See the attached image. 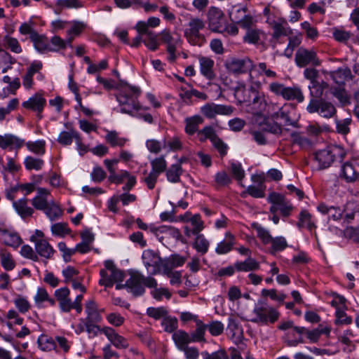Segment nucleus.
<instances>
[{
  "instance_id": "nucleus-1",
  "label": "nucleus",
  "mask_w": 359,
  "mask_h": 359,
  "mask_svg": "<svg viewBox=\"0 0 359 359\" xmlns=\"http://www.w3.org/2000/svg\"><path fill=\"white\" fill-rule=\"evenodd\" d=\"M121 83L122 87L121 92L116 96V100L121 106L120 111L133 117L141 118L144 121L152 124L154 123V118L150 114L134 113V111L147 109V108L142 107L138 101V97L142 93L140 88L136 86H132L126 82L122 81Z\"/></svg>"
},
{
  "instance_id": "nucleus-2",
  "label": "nucleus",
  "mask_w": 359,
  "mask_h": 359,
  "mask_svg": "<svg viewBox=\"0 0 359 359\" xmlns=\"http://www.w3.org/2000/svg\"><path fill=\"white\" fill-rule=\"evenodd\" d=\"M238 102L248 112L254 116H261L267 106L266 98L264 93L257 90L254 87L239 86L234 93Z\"/></svg>"
},
{
  "instance_id": "nucleus-3",
  "label": "nucleus",
  "mask_w": 359,
  "mask_h": 359,
  "mask_svg": "<svg viewBox=\"0 0 359 359\" xmlns=\"http://www.w3.org/2000/svg\"><path fill=\"white\" fill-rule=\"evenodd\" d=\"M209 29L214 32L222 34L224 36H236L238 29L233 24H229L223 11L216 7H211L208 13Z\"/></svg>"
},
{
  "instance_id": "nucleus-4",
  "label": "nucleus",
  "mask_w": 359,
  "mask_h": 359,
  "mask_svg": "<svg viewBox=\"0 0 359 359\" xmlns=\"http://www.w3.org/2000/svg\"><path fill=\"white\" fill-rule=\"evenodd\" d=\"M294 331L296 332L297 337L287 341V344L290 346H296L299 344L305 343H317L321 335L324 334L329 337L331 332V327L330 326H325L320 324L316 328L309 330L305 327H294Z\"/></svg>"
},
{
  "instance_id": "nucleus-5",
  "label": "nucleus",
  "mask_w": 359,
  "mask_h": 359,
  "mask_svg": "<svg viewBox=\"0 0 359 359\" xmlns=\"http://www.w3.org/2000/svg\"><path fill=\"white\" fill-rule=\"evenodd\" d=\"M130 278L126 281L128 292L135 297L142 296L145 293V288L155 287L158 285L157 280L152 276H144L138 271H129Z\"/></svg>"
},
{
  "instance_id": "nucleus-6",
  "label": "nucleus",
  "mask_w": 359,
  "mask_h": 359,
  "mask_svg": "<svg viewBox=\"0 0 359 359\" xmlns=\"http://www.w3.org/2000/svg\"><path fill=\"white\" fill-rule=\"evenodd\" d=\"M280 317L278 310L269 306L265 301L259 300L252 310L250 321L254 323L267 325L273 324Z\"/></svg>"
},
{
  "instance_id": "nucleus-7",
  "label": "nucleus",
  "mask_w": 359,
  "mask_h": 359,
  "mask_svg": "<svg viewBox=\"0 0 359 359\" xmlns=\"http://www.w3.org/2000/svg\"><path fill=\"white\" fill-rule=\"evenodd\" d=\"M345 156L344 150L336 146L320 149L314 154L315 160L318 162L320 169L329 168L334 161H343Z\"/></svg>"
},
{
  "instance_id": "nucleus-8",
  "label": "nucleus",
  "mask_w": 359,
  "mask_h": 359,
  "mask_svg": "<svg viewBox=\"0 0 359 359\" xmlns=\"http://www.w3.org/2000/svg\"><path fill=\"white\" fill-rule=\"evenodd\" d=\"M104 265L105 269H102L100 271L101 278L99 280V284L100 285L111 287L114 283L123 282L125 278V273L115 266L113 261L106 260Z\"/></svg>"
},
{
  "instance_id": "nucleus-9",
  "label": "nucleus",
  "mask_w": 359,
  "mask_h": 359,
  "mask_svg": "<svg viewBox=\"0 0 359 359\" xmlns=\"http://www.w3.org/2000/svg\"><path fill=\"white\" fill-rule=\"evenodd\" d=\"M269 90L276 95L281 96L285 100H296L302 102L304 100V95L299 87H287L283 83L273 82L269 85Z\"/></svg>"
},
{
  "instance_id": "nucleus-10",
  "label": "nucleus",
  "mask_w": 359,
  "mask_h": 359,
  "mask_svg": "<svg viewBox=\"0 0 359 359\" xmlns=\"http://www.w3.org/2000/svg\"><path fill=\"white\" fill-rule=\"evenodd\" d=\"M306 110L310 114L318 112L321 116L326 118L333 117L337 113L334 104L323 99L311 98L307 105Z\"/></svg>"
},
{
  "instance_id": "nucleus-11",
  "label": "nucleus",
  "mask_w": 359,
  "mask_h": 359,
  "mask_svg": "<svg viewBox=\"0 0 359 359\" xmlns=\"http://www.w3.org/2000/svg\"><path fill=\"white\" fill-rule=\"evenodd\" d=\"M248 8L245 6L236 5L232 6L229 12V18L232 24L238 25L243 29H249L253 24V17L249 15Z\"/></svg>"
},
{
  "instance_id": "nucleus-12",
  "label": "nucleus",
  "mask_w": 359,
  "mask_h": 359,
  "mask_svg": "<svg viewBox=\"0 0 359 359\" xmlns=\"http://www.w3.org/2000/svg\"><path fill=\"white\" fill-rule=\"evenodd\" d=\"M188 26L184 32L188 41L194 46H201L205 41L204 36L200 33L205 27L203 21L199 18H194L189 21Z\"/></svg>"
},
{
  "instance_id": "nucleus-13",
  "label": "nucleus",
  "mask_w": 359,
  "mask_h": 359,
  "mask_svg": "<svg viewBox=\"0 0 359 359\" xmlns=\"http://www.w3.org/2000/svg\"><path fill=\"white\" fill-rule=\"evenodd\" d=\"M142 259L149 276L153 277V276L161 273L162 258L158 253L152 250H146L142 252Z\"/></svg>"
},
{
  "instance_id": "nucleus-14",
  "label": "nucleus",
  "mask_w": 359,
  "mask_h": 359,
  "mask_svg": "<svg viewBox=\"0 0 359 359\" xmlns=\"http://www.w3.org/2000/svg\"><path fill=\"white\" fill-rule=\"evenodd\" d=\"M225 66L228 71L233 74H241L250 72V77L252 79L253 62L247 57L241 59L232 57L226 62Z\"/></svg>"
},
{
  "instance_id": "nucleus-15",
  "label": "nucleus",
  "mask_w": 359,
  "mask_h": 359,
  "mask_svg": "<svg viewBox=\"0 0 359 359\" xmlns=\"http://www.w3.org/2000/svg\"><path fill=\"white\" fill-rule=\"evenodd\" d=\"M43 63L40 60H34L27 68L25 74L22 76V86L27 90L33 88L34 85V76L37 74L39 79H43V75L41 72Z\"/></svg>"
},
{
  "instance_id": "nucleus-16",
  "label": "nucleus",
  "mask_w": 359,
  "mask_h": 359,
  "mask_svg": "<svg viewBox=\"0 0 359 359\" xmlns=\"http://www.w3.org/2000/svg\"><path fill=\"white\" fill-rule=\"evenodd\" d=\"M233 111L231 106L217 104L214 102L206 103L200 109L201 113L209 119L215 118L217 115H231Z\"/></svg>"
},
{
  "instance_id": "nucleus-17",
  "label": "nucleus",
  "mask_w": 359,
  "mask_h": 359,
  "mask_svg": "<svg viewBox=\"0 0 359 359\" xmlns=\"http://www.w3.org/2000/svg\"><path fill=\"white\" fill-rule=\"evenodd\" d=\"M295 62L299 67H304L309 65L319 66L320 61L317 57L316 53L313 50L299 48L295 54Z\"/></svg>"
},
{
  "instance_id": "nucleus-18",
  "label": "nucleus",
  "mask_w": 359,
  "mask_h": 359,
  "mask_svg": "<svg viewBox=\"0 0 359 359\" xmlns=\"http://www.w3.org/2000/svg\"><path fill=\"white\" fill-rule=\"evenodd\" d=\"M251 180L256 184H252L247 187L246 193L255 198H262L265 196L266 185L265 176L264 173L252 175Z\"/></svg>"
},
{
  "instance_id": "nucleus-19",
  "label": "nucleus",
  "mask_w": 359,
  "mask_h": 359,
  "mask_svg": "<svg viewBox=\"0 0 359 359\" xmlns=\"http://www.w3.org/2000/svg\"><path fill=\"white\" fill-rule=\"evenodd\" d=\"M267 201L269 203H275L279 205V212L284 217H290L294 210L292 203L286 199L284 195L271 192L269 194Z\"/></svg>"
},
{
  "instance_id": "nucleus-20",
  "label": "nucleus",
  "mask_w": 359,
  "mask_h": 359,
  "mask_svg": "<svg viewBox=\"0 0 359 359\" xmlns=\"http://www.w3.org/2000/svg\"><path fill=\"white\" fill-rule=\"evenodd\" d=\"M101 311L98 309L97 304L94 300H88L86 302L85 313L86 317L84 320L90 326H99L97 324L102 320Z\"/></svg>"
},
{
  "instance_id": "nucleus-21",
  "label": "nucleus",
  "mask_w": 359,
  "mask_h": 359,
  "mask_svg": "<svg viewBox=\"0 0 359 359\" xmlns=\"http://www.w3.org/2000/svg\"><path fill=\"white\" fill-rule=\"evenodd\" d=\"M296 226L299 229H306L311 234L314 233L316 236V219L307 210L302 209L300 211Z\"/></svg>"
},
{
  "instance_id": "nucleus-22",
  "label": "nucleus",
  "mask_w": 359,
  "mask_h": 359,
  "mask_svg": "<svg viewBox=\"0 0 359 359\" xmlns=\"http://www.w3.org/2000/svg\"><path fill=\"white\" fill-rule=\"evenodd\" d=\"M100 333L104 334L108 340L117 348L126 349L129 346L128 339L120 335L112 327L107 326L101 327Z\"/></svg>"
},
{
  "instance_id": "nucleus-23",
  "label": "nucleus",
  "mask_w": 359,
  "mask_h": 359,
  "mask_svg": "<svg viewBox=\"0 0 359 359\" xmlns=\"http://www.w3.org/2000/svg\"><path fill=\"white\" fill-rule=\"evenodd\" d=\"M46 104V100L40 94L36 93L30 97L28 100L22 103V106L27 109L36 112L37 117L42 118V112Z\"/></svg>"
},
{
  "instance_id": "nucleus-24",
  "label": "nucleus",
  "mask_w": 359,
  "mask_h": 359,
  "mask_svg": "<svg viewBox=\"0 0 359 359\" xmlns=\"http://www.w3.org/2000/svg\"><path fill=\"white\" fill-rule=\"evenodd\" d=\"M160 40L167 45L166 50L169 54L168 61L174 62L177 59L175 50L179 39H175L171 35L170 31L165 29L160 33Z\"/></svg>"
},
{
  "instance_id": "nucleus-25",
  "label": "nucleus",
  "mask_w": 359,
  "mask_h": 359,
  "mask_svg": "<svg viewBox=\"0 0 359 359\" xmlns=\"http://www.w3.org/2000/svg\"><path fill=\"white\" fill-rule=\"evenodd\" d=\"M30 241L34 243V249L38 257L41 256L46 259H50L53 258L55 250L48 241L46 239L36 241L34 237H30Z\"/></svg>"
},
{
  "instance_id": "nucleus-26",
  "label": "nucleus",
  "mask_w": 359,
  "mask_h": 359,
  "mask_svg": "<svg viewBox=\"0 0 359 359\" xmlns=\"http://www.w3.org/2000/svg\"><path fill=\"white\" fill-rule=\"evenodd\" d=\"M198 62L201 75L209 81L213 80L216 77L214 71L215 61L210 57L200 56Z\"/></svg>"
},
{
  "instance_id": "nucleus-27",
  "label": "nucleus",
  "mask_w": 359,
  "mask_h": 359,
  "mask_svg": "<svg viewBox=\"0 0 359 359\" xmlns=\"http://www.w3.org/2000/svg\"><path fill=\"white\" fill-rule=\"evenodd\" d=\"M273 29L272 39L278 41L281 36H290L292 31L288 27L287 21L283 18H278V21L271 27Z\"/></svg>"
},
{
  "instance_id": "nucleus-28",
  "label": "nucleus",
  "mask_w": 359,
  "mask_h": 359,
  "mask_svg": "<svg viewBox=\"0 0 359 359\" xmlns=\"http://www.w3.org/2000/svg\"><path fill=\"white\" fill-rule=\"evenodd\" d=\"M235 244V236L231 232H226L224 239L217 243L215 248V253L219 255L228 254L233 249Z\"/></svg>"
},
{
  "instance_id": "nucleus-29",
  "label": "nucleus",
  "mask_w": 359,
  "mask_h": 359,
  "mask_svg": "<svg viewBox=\"0 0 359 359\" xmlns=\"http://www.w3.org/2000/svg\"><path fill=\"white\" fill-rule=\"evenodd\" d=\"M204 118L201 115H194L188 116L184 118V132L188 135H193L195 133L198 134L199 131V126L203 123Z\"/></svg>"
},
{
  "instance_id": "nucleus-30",
  "label": "nucleus",
  "mask_w": 359,
  "mask_h": 359,
  "mask_svg": "<svg viewBox=\"0 0 359 359\" xmlns=\"http://www.w3.org/2000/svg\"><path fill=\"white\" fill-rule=\"evenodd\" d=\"M24 143V140H22L13 135H0V148L3 149H6L7 148L12 149L13 147L16 149H19L23 146Z\"/></svg>"
},
{
  "instance_id": "nucleus-31",
  "label": "nucleus",
  "mask_w": 359,
  "mask_h": 359,
  "mask_svg": "<svg viewBox=\"0 0 359 359\" xmlns=\"http://www.w3.org/2000/svg\"><path fill=\"white\" fill-rule=\"evenodd\" d=\"M330 76L337 84L342 87L346 84V81L353 79L351 71L347 67L338 68L337 70L332 72Z\"/></svg>"
},
{
  "instance_id": "nucleus-32",
  "label": "nucleus",
  "mask_w": 359,
  "mask_h": 359,
  "mask_svg": "<svg viewBox=\"0 0 359 359\" xmlns=\"http://www.w3.org/2000/svg\"><path fill=\"white\" fill-rule=\"evenodd\" d=\"M70 290L67 287H60L55 290L54 295L59 303L60 311H67L69 309L72 299L69 297Z\"/></svg>"
},
{
  "instance_id": "nucleus-33",
  "label": "nucleus",
  "mask_w": 359,
  "mask_h": 359,
  "mask_svg": "<svg viewBox=\"0 0 359 359\" xmlns=\"http://www.w3.org/2000/svg\"><path fill=\"white\" fill-rule=\"evenodd\" d=\"M27 198L24 197L13 202V208L23 219L31 217L34 213V209L27 205Z\"/></svg>"
},
{
  "instance_id": "nucleus-34",
  "label": "nucleus",
  "mask_w": 359,
  "mask_h": 359,
  "mask_svg": "<svg viewBox=\"0 0 359 359\" xmlns=\"http://www.w3.org/2000/svg\"><path fill=\"white\" fill-rule=\"evenodd\" d=\"M101 327L100 326H90L88 324L83 318L79 319V323L76 325L75 328V332L77 334H80L84 332H87L88 337H95L100 332Z\"/></svg>"
},
{
  "instance_id": "nucleus-35",
  "label": "nucleus",
  "mask_w": 359,
  "mask_h": 359,
  "mask_svg": "<svg viewBox=\"0 0 359 359\" xmlns=\"http://www.w3.org/2000/svg\"><path fill=\"white\" fill-rule=\"evenodd\" d=\"M35 49L40 53H45L49 52L50 50V40L42 34L38 32L32 36V40Z\"/></svg>"
},
{
  "instance_id": "nucleus-36",
  "label": "nucleus",
  "mask_w": 359,
  "mask_h": 359,
  "mask_svg": "<svg viewBox=\"0 0 359 359\" xmlns=\"http://www.w3.org/2000/svg\"><path fill=\"white\" fill-rule=\"evenodd\" d=\"M172 339L179 351L184 349L188 346L189 343L192 342L190 334L182 330L175 332L172 335Z\"/></svg>"
},
{
  "instance_id": "nucleus-37",
  "label": "nucleus",
  "mask_w": 359,
  "mask_h": 359,
  "mask_svg": "<svg viewBox=\"0 0 359 359\" xmlns=\"http://www.w3.org/2000/svg\"><path fill=\"white\" fill-rule=\"evenodd\" d=\"M138 33L143 34L144 44L149 50L155 51L158 49L160 46L158 34L153 31H147L145 32Z\"/></svg>"
},
{
  "instance_id": "nucleus-38",
  "label": "nucleus",
  "mask_w": 359,
  "mask_h": 359,
  "mask_svg": "<svg viewBox=\"0 0 359 359\" xmlns=\"http://www.w3.org/2000/svg\"><path fill=\"white\" fill-rule=\"evenodd\" d=\"M318 210L322 214L327 215L329 218L334 221L341 219L343 215V210L339 207L328 206L324 203L318 206Z\"/></svg>"
},
{
  "instance_id": "nucleus-39",
  "label": "nucleus",
  "mask_w": 359,
  "mask_h": 359,
  "mask_svg": "<svg viewBox=\"0 0 359 359\" xmlns=\"http://www.w3.org/2000/svg\"><path fill=\"white\" fill-rule=\"evenodd\" d=\"M271 117L273 119L280 120L281 123L285 126L298 127L297 121L291 119L290 112L284 107L280 108L277 112L272 114Z\"/></svg>"
},
{
  "instance_id": "nucleus-40",
  "label": "nucleus",
  "mask_w": 359,
  "mask_h": 359,
  "mask_svg": "<svg viewBox=\"0 0 359 359\" xmlns=\"http://www.w3.org/2000/svg\"><path fill=\"white\" fill-rule=\"evenodd\" d=\"M165 172L168 182L178 183L180 182V177L183 173V169L180 163H176L172 164Z\"/></svg>"
},
{
  "instance_id": "nucleus-41",
  "label": "nucleus",
  "mask_w": 359,
  "mask_h": 359,
  "mask_svg": "<svg viewBox=\"0 0 359 359\" xmlns=\"http://www.w3.org/2000/svg\"><path fill=\"white\" fill-rule=\"evenodd\" d=\"M260 267L259 263L252 257H248L243 262H235V269L237 271L248 272L258 270Z\"/></svg>"
},
{
  "instance_id": "nucleus-42",
  "label": "nucleus",
  "mask_w": 359,
  "mask_h": 359,
  "mask_svg": "<svg viewBox=\"0 0 359 359\" xmlns=\"http://www.w3.org/2000/svg\"><path fill=\"white\" fill-rule=\"evenodd\" d=\"M252 73L257 74V76H264L269 79H276L277 77L276 72L271 69L266 63L264 62L253 64Z\"/></svg>"
},
{
  "instance_id": "nucleus-43",
  "label": "nucleus",
  "mask_w": 359,
  "mask_h": 359,
  "mask_svg": "<svg viewBox=\"0 0 359 359\" xmlns=\"http://www.w3.org/2000/svg\"><path fill=\"white\" fill-rule=\"evenodd\" d=\"M207 325L201 320H196V330L190 334L192 342H205V334Z\"/></svg>"
},
{
  "instance_id": "nucleus-44",
  "label": "nucleus",
  "mask_w": 359,
  "mask_h": 359,
  "mask_svg": "<svg viewBox=\"0 0 359 359\" xmlns=\"http://www.w3.org/2000/svg\"><path fill=\"white\" fill-rule=\"evenodd\" d=\"M105 140L111 147H123L128 141L127 138L120 137L118 133L116 130L107 131Z\"/></svg>"
},
{
  "instance_id": "nucleus-45",
  "label": "nucleus",
  "mask_w": 359,
  "mask_h": 359,
  "mask_svg": "<svg viewBox=\"0 0 359 359\" xmlns=\"http://www.w3.org/2000/svg\"><path fill=\"white\" fill-rule=\"evenodd\" d=\"M195 240L193 243V248L201 255L206 254L209 250L210 242L203 234H194Z\"/></svg>"
},
{
  "instance_id": "nucleus-46",
  "label": "nucleus",
  "mask_w": 359,
  "mask_h": 359,
  "mask_svg": "<svg viewBox=\"0 0 359 359\" xmlns=\"http://www.w3.org/2000/svg\"><path fill=\"white\" fill-rule=\"evenodd\" d=\"M39 348L43 351H57V345L55 339L46 334H41L37 339Z\"/></svg>"
},
{
  "instance_id": "nucleus-47",
  "label": "nucleus",
  "mask_w": 359,
  "mask_h": 359,
  "mask_svg": "<svg viewBox=\"0 0 359 359\" xmlns=\"http://www.w3.org/2000/svg\"><path fill=\"white\" fill-rule=\"evenodd\" d=\"M252 228L256 231L257 238L262 241V243L266 245L271 242L272 236L271 235L269 230L263 227L261 224L257 222H253L251 224Z\"/></svg>"
},
{
  "instance_id": "nucleus-48",
  "label": "nucleus",
  "mask_w": 359,
  "mask_h": 359,
  "mask_svg": "<svg viewBox=\"0 0 359 359\" xmlns=\"http://www.w3.org/2000/svg\"><path fill=\"white\" fill-rule=\"evenodd\" d=\"M271 247L269 252L271 255H275L278 252L283 251L287 247V242L283 236L273 237L270 242Z\"/></svg>"
},
{
  "instance_id": "nucleus-49",
  "label": "nucleus",
  "mask_w": 359,
  "mask_h": 359,
  "mask_svg": "<svg viewBox=\"0 0 359 359\" xmlns=\"http://www.w3.org/2000/svg\"><path fill=\"white\" fill-rule=\"evenodd\" d=\"M43 212L50 221L59 219L63 213L62 210L53 201L50 202Z\"/></svg>"
},
{
  "instance_id": "nucleus-50",
  "label": "nucleus",
  "mask_w": 359,
  "mask_h": 359,
  "mask_svg": "<svg viewBox=\"0 0 359 359\" xmlns=\"http://www.w3.org/2000/svg\"><path fill=\"white\" fill-rule=\"evenodd\" d=\"M16 62V60L8 52L0 53V69L2 73L7 72L12 69V65Z\"/></svg>"
},
{
  "instance_id": "nucleus-51",
  "label": "nucleus",
  "mask_w": 359,
  "mask_h": 359,
  "mask_svg": "<svg viewBox=\"0 0 359 359\" xmlns=\"http://www.w3.org/2000/svg\"><path fill=\"white\" fill-rule=\"evenodd\" d=\"M160 24V19L157 17H150L147 21H138L135 25L137 32H145L151 31L149 27H156Z\"/></svg>"
},
{
  "instance_id": "nucleus-52",
  "label": "nucleus",
  "mask_w": 359,
  "mask_h": 359,
  "mask_svg": "<svg viewBox=\"0 0 359 359\" xmlns=\"http://www.w3.org/2000/svg\"><path fill=\"white\" fill-rule=\"evenodd\" d=\"M197 136L201 142H204L207 140H209L212 142L218 137L215 128L212 126L203 127L201 130L198 131Z\"/></svg>"
},
{
  "instance_id": "nucleus-53",
  "label": "nucleus",
  "mask_w": 359,
  "mask_h": 359,
  "mask_svg": "<svg viewBox=\"0 0 359 359\" xmlns=\"http://www.w3.org/2000/svg\"><path fill=\"white\" fill-rule=\"evenodd\" d=\"M262 131L268 132L274 135H280L282 133V127L280 124L273 120L265 119L260 124Z\"/></svg>"
},
{
  "instance_id": "nucleus-54",
  "label": "nucleus",
  "mask_w": 359,
  "mask_h": 359,
  "mask_svg": "<svg viewBox=\"0 0 359 359\" xmlns=\"http://www.w3.org/2000/svg\"><path fill=\"white\" fill-rule=\"evenodd\" d=\"M163 330L168 333H174L178 328V320L175 316H166L161 320Z\"/></svg>"
},
{
  "instance_id": "nucleus-55",
  "label": "nucleus",
  "mask_w": 359,
  "mask_h": 359,
  "mask_svg": "<svg viewBox=\"0 0 359 359\" xmlns=\"http://www.w3.org/2000/svg\"><path fill=\"white\" fill-rule=\"evenodd\" d=\"M152 171L161 175L167 169V161L165 156H160L154 158L150 161Z\"/></svg>"
},
{
  "instance_id": "nucleus-56",
  "label": "nucleus",
  "mask_w": 359,
  "mask_h": 359,
  "mask_svg": "<svg viewBox=\"0 0 359 359\" xmlns=\"http://www.w3.org/2000/svg\"><path fill=\"white\" fill-rule=\"evenodd\" d=\"M24 165L27 170H40L44 165V161L41 158L28 156L25 158Z\"/></svg>"
},
{
  "instance_id": "nucleus-57",
  "label": "nucleus",
  "mask_w": 359,
  "mask_h": 359,
  "mask_svg": "<svg viewBox=\"0 0 359 359\" xmlns=\"http://www.w3.org/2000/svg\"><path fill=\"white\" fill-rule=\"evenodd\" d=\"M75 134H79L74 128H70L69 131H62L57 137L58 143L63 146H69L72 144L73 139L75 140Z\"/></svg>"
},
{
  "instance_id": "nucleus-58",
  "label": "nucleus",
  "mask_w": 359,
  "mask_h": 359,
  "mask_svg": "<svg viewBox=\"0 0 359 359\" xmlns=\"http://www.w3.org/2000/svg\"><path fill=\"white\" fill-rule=\"evenodd\" d=\"M4 46L13 53L18 54L22 52V48L18 40L8 35L5 36L4 38Z\"/></svg>"
},
{
  "instance_id": "nucleus-59",
  "label": "nucleus",
  "mask_w": 359,
  "mask_h": 359,
  "mask_svg": "<svg viewBox=\"0 0 359 359\" xmlns=\"http://www.w3.org/2000/svg\"><path fill=\"white\" fill-rule=\"evenodd\" d=\"M341 171L344 177L348 182H352L358 179L359 174L357 173L352 163L346 162L341 168Z\"/></svg>"
},
{
  "instance_id": "nucleus-60",
  "label": "nucleus",
  "mask_w": 359,
  "mask_h": 359,
  "mask_svg": "<svg viewBox=\"0 0 359 359\" xmlns=\"http://www.w3.org/2000/svg\"><path fill=\"white\" fill-rule=\"evenodd\" d=\"M0 259L1 264L6 271H11L15 268V262L10 252L1 250Z\"/></svg>"
},
{
  "instance_id": "nucleus-61",
  "label": "nucleus",
  "mask_w": 359,
  "mask_h": 359,
  "mask_svg": "<svg viewBox=\"0 0 359 359\" xmlns=\"http://www.w3.org/2000/svg\"><path fill=\"white\" fill-rule=\"evenodd\" d=\"M163 148L168 149V151H177L182 148V143L178 137H172L169 139H164L163 141Z\"/></svg>"
},
{
  "instance_id": "nucleus-62",
  "label": "nucleus",
  "mask_w": 359,
  "mask_h": 359,
  "mask_svg": "<svg viewBox=\"0 0 359 359\" xmlns=\"http://www.w3.org/2000/svg\"><path fill=\"white\" fill-rule=\"evenodd\" d=\"M147 315L155 320L163 319L168 314V311L164 306L149 307L147 309Z\"/></svg>"
},
{
  "instance_id": "nucleus-63",
  "label": "nucleus",
  "mask_w": 359,
  "mask_h": 359,
  "mask_svg": "<svg viewBox=\"0 0 359 359\" xmlns=\"http://www.w3.org/2000/svg\"><path fill=\"white\" fill-rule=\"evenodd\" d=\"M231 182V177L224 170L217 172L215 175V183L217 188L227 187Z\"/></svg>"
},
{
  "instance_id": "nucleus-64",
  "label": "nucleus",
  "mask_w": 359,
  "mask_h": 359,
  "mask_svg": "<svg viewBox=\"0 0 359 359\" xmlns=\"http://www.w3.org/2000/svg\"><path fill=\"white\" fill-rule=\"evenodd\" d=\"M203 359H229V355L224 348H220L216 351L209 353L207 351L201 352Z\"/></svg>"
}]
</instances>
